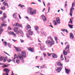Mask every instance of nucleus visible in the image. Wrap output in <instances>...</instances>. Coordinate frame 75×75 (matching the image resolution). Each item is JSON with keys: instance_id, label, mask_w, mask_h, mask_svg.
<instances>
[{"instance_id": "nucleus-1", "label": "nucleus", "mask_w": 75, "mask_h": 75, "mask_svg": "<svg viewBox=\"0 0 75 75\" xmlns=\"http://www.w3.org/2000/svg\"><path fill=\"white\" fill-rule=\"evenodd\" d=\"M48 38H50L51 41L50 40L46 41L45 42L47 44L48 47H51L52 46V45H54L55 44V41L53 40L52 38L50 37Z\"/></svg>"}, {"instance_id": "nucleus-2", "label": "nucleus", "mask_w": 75, "mask_h": 75, "mask_svg": "<svg viewBox=\"0 0 75 75\" xmlns=\"http://www.w3.org/2000/svg\"><path fill=\"white\" fill-rule=\"evenodd\" d=\"M18 57L19 59H20V60H23V59H24L23 57H24V58L27 57V56H26V53L25 52H22V54L21 55V54H19L18 55Z\"/></svg>"}, {"instance_id": "nucleus-3", "label": "nucleus", "mask_w": 75, "mask_h": 75, "mask_svg": "<svg viewBox=\"0 0 75 75\" xmlns=\"http://www.w3.org/2000/svg\"><path fill=\"white\" fill-rule=\"evenodd\" d=\"M74 4H75V3L73 2L72 4V6L71 7V8L70 9V12L69 13V14L70 15L71 17H72V13H73V10H75V9L74 8H73V7H74Z\"/></svg>"}, {"instance_id": "nucleus-4", "label": "nucleus", "mask_w": 75, "mask_h": 75, "mask_svg": "<svg viewBox=\"0 0 75 75\" xmlns=\"http://www.w3.org/2000/svg\"><path fill=\"white\" fill-rule=\"evenodd\" d=\"M63 67H57V69L56 70V71L57 72H60V71H61L62 70V69Z\"/></svg>"}, {"instance_id": "nucleus-5", "label": "nucleus", "mask_w": 75, "mask_h": 75, "mask_svg": "<svg viewBox=\"0 0 75 75\" xmlns=\"http://www.w3.org/2000/svg\"><path fill=\"white\" fill-rule=\"evenodd\" d=\"M6 23L7 22L3 21L2 22V24H1L2 27H6V26H7V24H6Z\"/></svg>"}, {"instance_id": "nucleus-6", "label": "nucleus", "mask_w": 75, "mask_h": 75, "mask_svg": "<svg viewBox=\"0 0 75 75\" xmlns=\"http://www.w3.org/2000/svg\"><path fill=\"white\" fill-rule=\"evenodd\" d=\"M30 14L31 15H34L36 14V11L35 10H33V11H32L30 13Z\"/></svg>"}, {"instance_id": "nucleus-7", "label": "nucleus", "mask_w": 75, "mask_h": 75, "mask_svg": "<svg viewBox=\"0 0 75 75\" xmlns=\"http://www.w3.org/2000/svg\"><path fill=\"white\" fill-rule=\"evenodd\" d=\"M74 38V35H73V34L70 33V40H73Z\"/></svg>"}, {"instance_id": "nucleus-8", "label": "nucleus", "mask_w": 75, "mask_h": 75, "mask_svg": "<svg viewBox=\"0 0 75 75\" xmlns=\"http://www.w3.org/2000/svg\"><path fill=\"white\" fill-rule=\"evenodd\" d=\"M16 34L18 35L20 34L21 35H23V32L22 31L20 30L19 31L16 32Z\"/></svg>"}, {"instance_id": "nucleus-9", "label": "nucleus", "mask_w": 75, "mask_h": 75, "mask_svg": "<svg viewBox=\"0 0 75 75\" xmlns=\"http://www.w3.org/2000/svg\"><path fill=\"white\" fill-rule=\"evenodd\" d=\"M28 33L30 35H32L33 34V31H31V29H30L28 30Z\"/></svg>"}, {"instance_id": "nucleus-10", "label": "nucleus", "mask_w": 75, "mask_h": 75, "mask_svg": "<svg viewBox=\"0 0 75 75\" xmlns=\"http://www.w3.org/2000/svg\"><path fill=\"white\" fill-rule=\"evenodd\" d=\"M65 71H66V73L67 74H69L70 72V69H67V68H65Z\"/></svg>"}, {"instance_id": "nucleus-11", "label": "nucleus", "mask_w": 75, "mask_h": 75, "mask_svg": "<svg viewBox=\"0 0 75 75\" xmlns=\"http://www.w3.org/2000/svg\"><path fill=\"white\" fill-rule=\"evenodd\" d=\"M56 64L57 66H60L61 67H62V64H61L60 62H57L56 63Z\"/></svg>"}, {"instance_id": "nucleus-12", "label": "nucleus", "mask_w": 75, "mask_h": 75, "mask_svg": "<svg viewBox=\"0 0 75 75\" xmlns=\"http://www.w3.org/2000/svg\"><path fill=\"white\" fill-rule=\"evenodd\" d=\"M16 26V27H20L21 28H22V25L21 24H20L18 23H16V24H15Z\"/></svg>"}, {"instance_id": "nucleus-13", "label": "nucleus", "mask_w": 75, "mask_h": 75, "mask_svg": "<svg viewBox=\"0 0 75 75\" xmlns=\"http://www.w3.org/2000/svg\"><path fill=\"white\" fill-rule=\"evenodd\" d=\"M4 71L5 72H6V73H9V72H10V71L7 68H6L4 69Z\"/></svg>"}, {"instance_id": "nucleus-14", "label": "nucleus", "mask_w": 75, "mask_h": 75, "mask_svg": "<svg viewBox=\"0 0 75 75\" xmlns=\"http://www.w3.org/2000/svg\"><path fill=\"white\" fill-rule=\"evenodd\" d=\"M42 17V19H43V21H46L47 20V18L45 17V16L44 15H42L41 16Z\"/></svg>"}, {"instance_id": "nucleus-15", "label": "nucleus", "mask_w": 75, "mask_h": 75, "mask_svg": "<svg viewBox=\"0 0 75 75\" xmlns=\"http://www.w3.org/2000/svg\"><path fill=\"white\" fill-rule=\"evenodd\" d=\"M28 50L29 51H30V52H34V49L33 48H32L31 47L29 48L28 49Z\"/></svg>"}, {"instance_id": "nucleus-16", "label": "nucleus", "mask_w": 75, "mask_h": 75, "mask_svg": "<svg viewBox=\"0 0 75 75\" xmlns=\"http://www.w3.org/2000/svg\"><path fill=\"white\" fill-rule=\"evenodd\" d=\"M61 31H63V32H66V33H68V31L66 29H61Z\"/></svg>"}, {"instance_id": "nucleus-17", "label": "nucleus", "mask_w": 75, "mask_h": 75, "mask_svg": "<svg viewBox=\"0 0 75 75\" xmlns=\"http://www.w3.org/2000/svg\"><path fill=\"white\" fill-rule=\"evenodd\" d=\"M59 18H56V22L58 23L59 24H60L61 22H60V21L59 20Z\"/></svg>"}, {"instance_id": "nucleus-18", "label": "nucleus", "mask_w": 75, "mask_h": 75, "mask_svg": "<svg viewBox=\"0 0 75 75\" xmlns=\"http://www.w3.org/2000/svg\"><path fill=\"white\" fill-rule=\"evenodd\" d=\"M31 28V26L29 25H27L26 26V29L27 30H28V29Z\"/></svg>"}, {"instance_id": "nucleus-19", "label": "nucleus", "mask_w": 75, "mask_h": 75, "mask_svg": "<svg viewBox=\"0 0 75 75\" xmlns=\"http://www.w3.org/2000/svg\"><path fill=\"white\" fill-rule=\"evenodd\" d=\"M32 10H33V9H32V8H29L28 11V13H30L31 11H32Z\"/></svg>"}, {"instance_id": "nucleus-20", "label": "nucleus", "mask_w": 75, "mask_h": 75, "mask_svg": "<svg viewBox=\"0 0 75 75\" xmlns=\"http://www.w3.org/2000/svg\"><path fill=\"white\" fill-rule=\"evenodd\" d=\"M17 13H15L14 14H13V16L14 18H15V19H16V18H17Z\"/></svg>"}, {"instance_id": "nucleus-21", "label": "nucleus", "mask_w": 75, "mask_h": 75, "mask_svg": "<svg viewBox=\"0 0 75 75\" xmlns=\"http://www.w3.org/2000/svg\"><path fill=\"white\" fill-rule=\"evenodd\" d=\"M63 55H67V51L65 50H63Z\"/></svg>"}, {"instance_id": "nucleus-22", "label": "nucleus", "mask_w": 75, "mask_h": 75, "mask_svg": "<svg viewBox=\"0 0 75 75\" xmlns=\"http://www.w3.org/2000/svg\"><path fill=\"white\" fill-rule=\"evenodd\" d=\"M7 57H4V61H3V62H5L7 61Z\"/></svg>"}, {"instance_id": "nucleus-23", "label": "nucleus", "mask_w": 75, "mask_h": 75, "mask_svg": "<svg viewBox=\"0 0 75 75\" xmlns=\"http://www.w3.org/2000/svg\"><path fill=\"white\" fill-rule=\"evenodd\" d=\"M4 59V57L0 56V61H2Z\"/></svg>"}, {"instance_id": "nucleus-24", "label": "nucleus", "mask_w": 75, "mask_h": 75, "mask_svg": "<svg viewBox=\"0 0 75 75\" xmlns=\"http://www.w3.org/2000/svg\"><path fill=\"white\" fill-rule=\"evenodd\" d=\"M52 57L53 58H57V55L55 54H53L52 55Z\"/></svg>"}, {"instance_id": "nucleus-25", "label": "nucleus", "mask_w": 75, "mask_h": 75, "mask_svg": "<svg viewBox=\"0 0 75 75\" xmlns=\"http://www.w3.org/2000/svg\"><path fill=\"white\" fill-rule=\"evenodd\" d=\"M1 9L2 10H4L6 9V7H5L4 6L3 7H1Z\"/></svg>"}, {"instance_id": "nucleus-26", "label": "nucleus", "mask_w": 75, "mask_h": 75, "mask_svg": "<svg viewBox=\"0 0 75 75\" xmlns=\"http://www.w3.org/2000/svg\"><path fill=\"white\" fill-rule=\"evenodd\" d=\"M34 28L36 31L38 30V29H39V27L37 26H35Z\"/></svg>"}, {"instance_id": "nucleus-27", "label": "nucleus", "mask_w": 75, "mask_h": 75, "mask_svg": "<svg viewBox=\"0 0 75 75\" xmlns=\"http://www.w3.org/2000/svg\"><path fill=\"white\" fill-rule=\"evenodd\" d=\"M68 25L69 27L70 28H73V26H74L73 25L68 24Z\"/></svg>"}, {"instance_id": "nucleus-28", "label": "nucleus", "mask_w": 75, "mask_h": 75, "mask_svg": "<svg viewBox=\"0 0 75 75\" xmlns=\"http://www.w3.org/2000/svg\"><path fill=\"white\" fill-rule=\"evenodd\" d=\"M18 6H19L21 8H23V7H24V6L23 5H22L21 4H19V5H18Z\"/></svg>"}, {"instance_id": "nucleus-29", "label": "nucleus", "mask_w": 75, "mask_h": 75, "mask_svg": "<svg viewBox=\"0 0 75 75\" xmlns=\"http://www.w3.org/2000/svg\"><path fill=\"white\" fill-rule=\"evenodd\" d=\"M3 15L4 16V18H6L7 17V16H6V13H3Z\"/></svg>"}, {"instance_id": "nucleus-30", "label": "nucleus", "mask_w": 75, "mask_h": 75, "mask_svg": "<svg viewBox=\"0 0 75 75\" xmlns=\"http://www.w3.org/2000/svg\"><path fill=\"white\" fill-rule=\"evenodd\" d=\"M40 49L41 51H46L47 50V49L46 48H44L42 49V48L40 47Z\"/></svg>"}, {"instance_id": "nucleus-31", "label": "nucleus", "mask_w": 75, "mask_h": 75, "mask_svg": "<svg viewBox=\"0 0 75 75\" xmlns=\"http://www.w3.org/2000/svg\"><path fill=\"white\" fill-rule=\"evenodd\" d=\"M7 61H8V62H10L11 61H12V60L10 59L9 58L7 59Z\"/></svg>"}, {"instance_id": "nucleus-32", "label": "nucleus", "mask_w": 75, "mask_h": 75, "mask_svg": "<svg viewBox=\"0 0 75 75\" xmlns=\"http://www.w3.org/2000/svg\"><path fill=\"white\" fill-rule=\"evenodd\" d=\"M16 62L17 63V64H19L20 63V61L19 59H17L16 60Z\"/></svg>"}, {"instance_id": "nucleus-33", "label": "nucleus", "mask_w": 75, "mask_h": 75, "mask_svg": "<svg viewBox=\"0 0 75 75\" xmlns=\"http://www.w3.org/2000/svg\"><path fill=\"white\" fill-rule=\"evenodd\" d=\"M14 31L15 32H16L17 31V30H18V28H14Z\"/></svg>"}, {"instance_id": "nucleus-34", "label": "nucleus", "mask_w": 75, "mask_h": 75, "mask_svg": "<svg viewBox=\"0 0 75 75\" xmlns=\"http://www.w3.org/2000/svg\"><path fill=\"white\" fill-rule=\"evenodd\" d=\"M26 36L28 38H30V34L28 33L26 34Z\"/></svg>"}, {"instance_id": "nucleus-35", "label": "nucleus", "mask_w": 75, "mask_h": 75, "mask_svg": "<svg viewBox=\"0 0 75 75\" xmlns=\"http://www.w3.org/2000/svg\"><path fill=\"white\" fill-rule=\"evenodd\" d=\"M67 48L68 50L69 48V45H67V47L65 49V50H67Z\"/></svg>"}, {"instance_id": "nucleus-36", "label": "nucleus", "mask_w": 75, "mask_h": 75, "mask_svg": "<svg viewBox=\"0 0 75 75\" xmlns=\"http://www.w3.org/2000/svg\"><path fill=\"white\" fill-rule=\"evenodd\" d=\"M4 6H7L8 8L9 7V6H8V4L7 3H5L4 4Z\"/></svg>"}, {"instance_id": "nucleus-37", "label": "nucleus", "mask_w": 75, "mask_h": 75, "mask_svg": "<svg viewBox=\"0 0 75 75\" xmlns=\"http://www.w3.org/2000/svg\"><path fill=\"white\" fill-rule=\"evenodd\" d=\"M14 59H16V58H18V57H17V54H15V56H14Z\"/></svg>"}, {"instance_id": "nucleus-38", "label": "nucleus", "mask_w": 75, "mask_h": 75, "mask_svg": "<svg viewBox=\"0 0 75 75\" xmlns=\"http://www.w3.org/2000/svg\"><path fill=\"white\" fill-rule=\"evenodd\" d=\"M61 60H64V58H63V55L62 54L61 55Z\"/></svg>"}, {"instance_id": "nucleus-39", "label": "nucleus", "mask_w": 75, "mask_h": 75, "mask_svg": "<svg viewBox=\"0 0 75 75\" xmlns=\"http://www.w3.org/2000/svg\"><path fill=\"white\" fill-rule=\"evenodd\" d=\"M11 34L12 35H16V34L14 33L13 32H11Z\"/></svg>"}, {"instance_id": "nucleus-40", "label": "nucleus", "mask_w": 75, "mask_h": 75, "mask_svg": "<svg viewBox=\"0 0 75 75\" xmlns=\"http://www.w3.org/2000/svg\"><path fill=\"white\" fill-rule=\"evenodd\" d=\"M47 54L49 57H50V56H51L52 55V53L49 54V53H47Z\"/></svg>"}, {"instance_id": "nucleus-41", "label": "nucleus", "mask_w": 75, "mask_h": 75, "mask_svg": "<svg viewBox=\"0 0 75 75\" xmlns=\"http://www.w3.org/2000/svg\"><path fill=\"white\" fill-rule=\"evenodd\" d=\"M14 48H16V51H17L18 52V48L16 47H14Z\"/></svg>"}, {"instance_id": "nucleus-42", "label": "nucleus", "mask_w": 75, "mask_h": 75, "mask_svg": "<svg viewBox=\"0 0 75 75\" xmlns=\"http://www.w3.org/2000/svg\"><path fill=\"white\" fill-rule=\"evenodd\" d=\"M43 55H44V57H46V54H45V53L43 52Z\"/></svg>"}, {"instance_id": "nucleus-43", "label": "nucleus", "mask_w": 75, "mask_h": 75, "mask_svg": "<svg viewBox=\"0 0 75 75\" xmlns=\"http://www.w3.org/2000/svg\"><path fill=\"white\" fill-rule=\"evenodd\" d=\"M8 65H4V66H2V67L3 68L5 67H8Z\"/></svg>"}, {"instance_id": "nucleus-44", "label": "nucleus", "mask_w": 75, "mask_h": 75, "mask_svg": "<svg viewBox=\"0 0 75 75\" xmlns=\"http://www.w3.org/2000/svg\"><path fill=\"white\" fill-rule=\"evenodd\" d=\"M8 30H11V28L10 27V26H9L8 28Z\"/></svg>"}, {"instance_id": "nucleus-45", "label": "nucleus", "mask_w": 75, "mask_h": 75, "mask_svg": "<svg viewBox=\"0 0 75 75\" xmlns=\"http://www.w3.org/2000/svg\"><path fill=\"white\" fill-rule=\"evenodd\" d=\"M54 39H55V40L56 41H57V40H58V39H57V37H55Z\"/></svg>"}, {"instance_id": "nucleus-46", "label": "nucleus", "mask_w": 75, "mask_h": 75, "mask_svg": "<svg viewBox=\"0 0 75 75\" xmlns=\"http://www.w3.org/2000/svg\"><path fill=\"white\" fill-rule=\"evenodd\" d=\"M42 34V35H44L45 36V33H44V32H41Z\"/></svg>"}, {"instance_id": "nucleus-47", "label": "nucleus", "mask_w": 75, "mask_h": 75, "mask_svg": "<svg viewBox=\"0 0 75 75\" xmlns=\"http://www.w3.org/2000/svg\"><path fill=\"white\" fill-rule=\"evenodd\" d=\"M8 46L9 47V48H11V45L10 44H9V43H8Z\"/></svg>"}, {"instance_id": "nucleus-48", "label": "nucleus", "mask_w": 75, "mask_h": 75, "mask_svg": "<svg viewBox=\"0 0 75 75\" xmlns=\"http://www.w3.org/2000/svg\"><path fill=\"white\" fill-rule=\"evenodd\" d=\"M54 25H57V23L56 22L54 23Z\"/></svg>"}, {"instance_id": "nucleus-49", "label": "nucleus", "mask_w": 75, "mask_h": 75, "mask_svg": "<svg viewBox=\"0 0 75 75\" xmlns=\"http://www.w3.org/2000/svg\"><path fill=\"white\" fill-rule=\"evenodd\" d=\"M14 59H14V58L13 59L12 61H13V62H14V63H15V62H15V60H14Z\"/></svg>"}, {"instance_id": "nucleus-50", "label": "nucleus", "mask_w": 75, "mask_h": 75, "mask_svg": "<svg viewBox=\"0 0 75 75\" xmlns=\"http://www.w3.org/2000/svg\"><path fill=\"white\" fill-rule=\"evenodd\" d=\"M67 53H70V52H69V50H68L67 52Z\"/></svg>"}, {"instance_id": "nucleus-51", "label": "nucleus", "mask_w": 75, "mask_h": 75, "mask_svg": "<svg viewBox=\"0 0 75 75\" xmlns=\"http://www.w3.org/2000/svg\"><path fill=\"white\" fill-rule=\"evenodd\" d=\"M44 65H45V64L43 65V66H42L43 68H46V67Z\"/></svg>"}, {"instance_id": "nucleus-52", "label": "nucleus", "mask_w": 75, "mask_h": 75, "mask_svg": "<svg viewBox=\"0 0 75 75\" xmlns=\"http://www.w3.org/2000/svg\"><path fill=\"white\" fill-rule=\"evenodd\" d=\"M50 7H48V13H50Z\"/></svg>"}, {"instance_id": "nucleus-53", "label": "nucleus", "mask_w": 75, "mask_h": 75, "mask_svg": "<svg viewBox=\"0 0 75 75\" xmlns=\"http://www.w3.org/2000/svg\"><path fill=\"white\" fill-rule=\"evenodd\" d=\"M0 19L2 20V21H3L4 20V19H3V17H2Z\"/></svg>"}, {"instance_id": "nucleus-54", "label": "nucleus", "mask_w": 75, "mask_h": 75, "mask_svg": "<svg viewBox=\"0 0 75 75\" xmlns=\"http://www.w3.org/2000/svg\"><path fill=\"white\" fill-rule=\"evenodd\" d=\"M38 34H39L40 31H38V30H36Z\"/></svg>"}, {"instance_id": "nucleus-55", "label": "nucleus", "mask_w": 75, "mask_h": 75, "mask_svg": "<svg viewBox=\"0 0 75 75\" xmlns=\"http://www.w3.org/2000/svg\"><path fill=\"white\" fill-rule=\"evenodd\" d=\"M41 44H41L40 43H39V45H40V47H42V46L41 45Z\"/></svg>"}, {"instance_id": "nucleus-56", "label": "nucleus", "mask_w": 75, "mask_h": 75, "mask_svg": "<svg viewBox=\"0 0 75 75\" xmlns=\"http://www.w3.org/2000/svg\"><path fill=\"white\" fill-rule=\"evenodd\" d=\"M20 41H21V42H23L24 41V40H20Z\"/></svg>"}, {"instance_id": "nucleus-57", "label": "nucleus", "mask_w": 75, "mask_h": 75, "mask_svg": "<svg viewBox=\"0 0 75 75\" xmlns=\"http://www.w3.org/2000/svg\"><path fill=\"white\" fill-rule=\"evenodd\" d=\"M0 65H4V63H0Z\"/></svg>"}, {"instance_id": "nucleus-58", "label": "nucleus", "mask_w": 75, "mask_h": 75, "mask_svg": "<svg viewBox=\"0 0 75 75\" xmlns=\"http://www.w3.org/2000/svg\"><path fill=\"white\" fill-rule=\"evenodd\" d=\"M40 60H43V59H42V57L40 58Z\"/></svg>"}, {"instance_id": "nucleus-59", "label": "nucleus", "mask_w": 75, "mask_h": 75, "mask_svg": "<svg viewBox=\"0 0 75 75\" xmlns=\"http://www.w3.org/2000/svg\"><path fill=\"white\" fill-rule=\"evenodd\" d=\"M18 16H19V18L21 19V16H20V15L19 14H18Z\"/></svg>"}, {"instance_id": "nucleus-60", "label": "nucleus", "mask_w": 75, "mask_h": 75, "mask_svg": "<svg viewBox=\"0 0 75 75\" xmlns=\"http://www.w3.org/2000/svg\"><path fill=\"white\" fill-rule=\"evenodd\" d=\"M2 13L3 12L2 11H0V14H2Z\"/></svg>"}, {"instance_id": "nucleus-61", "label": "nucleus", "mask_w": 75, "mask_h": 75, "mask_svg": "<svg viewBox=\"0 0 75 75\" xmlns=\"http://www.w3.org/2000/svg\"><path fill=\"white\" fill-rule=\"evenodd\" d=\"M25 18H26V19H28V18H29L27 16H26V17H25Z\"/></svg>"}, {"instance_id": "nucleus-62", "label": "nucleus", "mask_w": 75, "mask_h": 75, "mask_svg": "<svg viewBox=\"0 0 75 75\" xmlns=\"http://www.w3.org/2000/svg\"><path fill=\"white\" fill-rule=\"evenodd\" d=\"M45 8H44L43 9V10H42V12H44V11H45Z\"/></svg>"}, {"instance_id": "nucleus-63", "label": "nucleus", "mask_w": 75, "mask_h": 75, "mask_svg": "<svg viewBox=\"0 0 75 75\" xmlns=\"http://www.w3.org/2000/svg\"><path fill=\"white\" fill-rule=\"evenodd\" d=\"M13 41H14V42H16V41H17V40H14L13 39H12Z\"/></svg>"}, {"instance_id": "nucleus-64", "label": "nucleus", "mask_w": 75, "mask_h": 75, "mask_svg": "<svg viewBox=\"0 0 75 75\" xmlns=\"http://www.w3.org/2000/svg\"><path fill=\"white\" fill-rule=\"evenodd\" d=\"M70 23H71V24H73V23H72V21H70Z\"/></svg>"}]
</instances>
